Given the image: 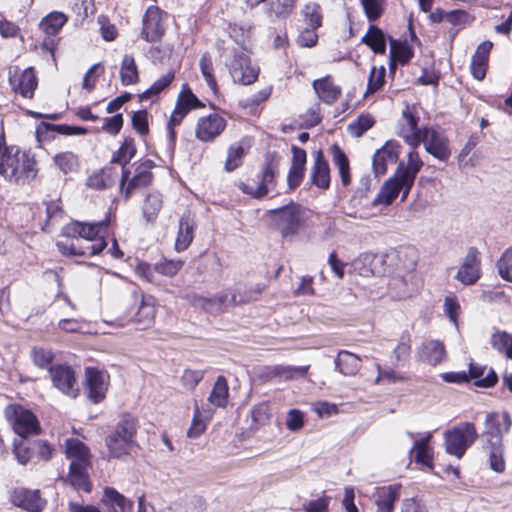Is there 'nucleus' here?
Returning <instances> with one entry per match:
<instances>
[{"mask_svg":"<svg viewBox=\"0 0 512 512\" xmlns=\"http://www.w3.org/2000/svg\"><path fill=\"white\" fill-rule=\"evenodd\" d=\"M332 159L343 186L351 184L350 164L345 153L337 146L331 148Z\"/></svg>","mask_w":512,"mask_h":512,"instance_id":"39","label":"nucleus"},{"mask_svg":"<svg viewBox=\"0 0 512 512\" xmlns=\"http://www.w3.org/2000/svg\"><path fill=\"white\" fill-rule=\"evenodd\" d=\"M362 42L377 54H383L386 51V36L374 25L369 26L367 33L362 37Z\"/></svg>","mask_w":512,"mask_h":512,"instance_id":"43","label":"nucleus"},{"mask_svg":"<svg viewBox=\"0 0 512 512\" xmlns=\"http://www.w3.org/2000/svg\"><path fill=\"white\" fill-rule=\"evenodd\" d=\"M402 486L393 484L376 488L374 502L376 512H393L395 502L399 499Z\"/></svg>","mask_w":512,"mask_h":512,"instance_id":"22","label":"nucleus"},{"mask_svg":"<svg viewBox=\"0 0 512 512\" xmlns=\"http://www.w3.org/2000/svg\"><path fill=\"white\" fill-rule=\"evenodd\" d=\"M136 148L134 140L132 138H126L122 143L121 147L112 155L111 163H117L122 165V169L125 165L134 157Z\"/></svg>","mask_w":512,"mask_h":512,"instance_id":"45","label":"nucleus"},{"mask_svg":"<svg viewBox=\"0 0 512 512\" xmlns=\"http://www.w3.org/2000/svg\"><path fill=\"white\" fill-rule=\"evenodd\" d=\"M399 148L400 145L398 143L390 141L375 152L372 163L377 176L384 175L387 172L388 166L397 162Z\"/></svg>","mask_w":512,"mask_h":512,"instance_id":"20","label":"nucleus"},{"mask_svg":"<svg viewBox=\"0 0 512 512\" xmlns=\"http://www.w3.org/2000/svg\"><path fill=\"white\" fill-rule=\"evenodd\" d=\"M511 417L508 413H490L486 416L485 432L486 441L498 440L502 442L504 434L508 433L511 427Z\"/></svg>","mask_w":512,"mask_h":512,"instance_id":"17","label":"nucleus"},{"mask_svg":"<svg viewBox=\"0 0 512 512\" xmlns=\"http://www.w3.org/2000/svg\"><path fill=\"white\" fill-rule=\"evenodd\" d=\"M13 89L23 97L32 98L38 85L37 78L33 68H27L20 73H14L10 77Z\"/></svg>","mask_w":512,"mask_h":512,"instance_id":"24","label":"nucleus"},{"mask_svg":"<svg viewBox=\"0 0 512 512\" xmlns=\"http://www.w3.org/2000/svg\"><path fill=\"white\" fill-rule=\"evenodd\" d=\"M416 252L412 248L397 251L394 274L389 281V290L394 298L403 299L415 288Z\"/></svg>","mask_w":512,"mask_h":512,"instance_id":"4","label":"nucleus"},{"mask_svg":"<svg viewBox=\"0 0 512 512\" xmlns=\"http://www.w3.org/2000/svg\"><path fill=\"white\" fill-rule=\"evenodd\" d=\"M374 125V119L369 114L360 115L355 121L348 125L350 134L354 137L362 136Z\"/></svg>","mask_w":512,"mask_h":512,"instance_id":"55","label":"nucleus"},{"mask_svg":"<svg viewBox=\"0 0 512 512\" xmlns=\"http://www.w3.org/2000/svg\"><path fill=\"white\" fill-rule=\"evenodd\" d=\"M480 273L478 251L475 248H470L455 278L464 285H472L480 278Z\"/></svg>","mask_w":512,"mask_h":512,"instance_id":"18","label":"nucleus"},{"mask_svg":"<svg viewBox=\"0 0 512 512\" xmlns=\"http://www.w3.org/2000/svg\"><path fill=\"white\" fill-rule=\"evenodd\" d=\"M253 429H259L260 427L269 423L270 420V409L267 403H260L255 405L251 410Z\"/></svg>","mask_w":512,"mask_h":512,"instance_id":"52","label":"nucleus"},{"mask_svg":"<svg viewBox=\"0 0 512 512\" xmlns=\"http://www.w3.org/2000/svg\"><path fill=\"white\" fill-rule=\"evenodd\" d=\"M120 80L124 86L138 83L139 72L132 55H125L120 66Z\"/></svg>","mask_w":512,"mask_h":512,"instance_id":"41","label":"nucleus"},{"mask_svg":"<svg viewBox=\"0 0 512 512\" xmlns=\"http://www.w3.org/2000/svg\"><path fill=\"white\" fill-rule=\"evenodd\" d=\"M86 386L88 389V396L94 402L98 403L105 398V394L108 386V376L95 369L86 368Z\"/></svg>","mask_w":512,"mask_h":512,"instance_id":"21","label":"nucleus"},{"mask_svg":"<svg viewBox=\"0 0 512 512\" xmlns=\"http://www.w3.org/2000/svg\"><path fill=\"white\" fill-rule=\"evenodd\" d=\"M228 397V382L224 376H218L208 397V401L215 407H225L228 402Z\"/></svg>","mask_w":512,"mask_h":512,"instance_id":"42","label":"nucleus"},{"mask_svg":"<svg viewBox=\"0 0 512 512\" xmlns=\"http://www.w3.org/2000/svg\"><path fill=\"white\" fill-rule=\"evenodd\" d=\"M151 181L152 173L146 163L137 165L133 173L127 168H123L120 180L121 193L127 200L136 190L148 186Z\"/></svg>","mask_w":512,"mask_h":512,"instance_id":"12","label":"nucleus"},{"mask_svg":"<svg viewBox=\"0 0 512 512\" xmlns=\"http://www.w3.org/2000/svg\"><path fill=\"white\" fill-rule=\"evenodd\" d=\"M255 299L251 295L242 296L233 290H226L214 297L193 295L190 298V302L193 306L202 308L208 313L219 314L226 311L230 306L247 303Z\"/></svg>","mask_w":512,"mask_h":512,"instance_id":"8","label":"nucleus"},{"mask_svg":"<svg viewBox=\"0 0 512 512\" xmlns=\"http://www.w3.org/2000/svg\"><path fill=\"white\" fill-rule=\"evenodd\" d=\"M483 449L488 456L489 467L496 473H503L506 467L503 442L485 441Z\"/></svg>","mask_w":512,"mask_h":512,"instance_id":"32","label":"nucleus"},{"mask_svg":"<svg viewBox=\"0 0 512 512\" xmlns=\"http://www.w3.org/2000/svg\"><path fill=\"white\" fill-rule=\"evenodd\" d=\"M335 365L341 374L353 376L361 368V359L348 351H340L335 360Z\"/></svg>","mask_w":512,"mask_h":512,"instance_id":"36","label":"nucleus"},{"mask_svg":"<svg viewBox=\"0 0 512 512\" xmlns=\"http://www.w3.org/2000/svg\"><path fill=\"white\" fill-rule=\"evenodd\" d=\"M188 112L189 111L186 110V108H182V106L176 104L175 109L173 110V112L170 116V119L168 121V124H167V128L169 131V137L171 140H174L175 136H176L175 130H174L175 127L182 122V120L188 114Z\"/></svg>","mask_w":512,"mask_h":512,"instance_id":"63","label":"nucleus"},{"mask_svg":"<svg viewBox=\"0 0 512 512\" xmlns=\"http://www.w3.org/2000/svg\"><path fill=\"white\" fill-rule=\"evenodd\" d=\"M478 439V432L473 423L461 422L444 433L445 451L461 459L467 449Z\"/></svg>","mask_w":512,"mask_h":512,"instance_id":"7","label":"nucleus"},{"mask_svg":"<svg viewBox=\"0 0 512 512\" xmlns=\"http://www.w3.org/2000/svg\"><path fill=\"white\" fill-rule=\"evenodd\" d=\"M302 15L309 28L317 29L322 25V9L316 2H308L302 8Z\"/></svg>","mask_w":512,"mask_h":512,"instance_id":"46","label":"nucleus"},{"mask_svg":"<svg viewBox=\"0 0 512 512\" xmlns=\"http://www.w3.org/2000/svg\"><path fill=\"white\" fill-rule=\"evenodd\" d=\"M108 221L89 224L72 222L64 227V234L72 238L70 244L58 243L64 255L93 256L99 254L106 246Z\"/></svg>","mask_w":512,"mask_h":512,"instance_id":"2","label":"nucleus"},{"mask_svg":"<svg viewBox=\"0 0 512 512\" xmlns=\"http://www.w3.org/2000/svg\"><path fill=\"white\" fill-rule=\"evenodd\" d=\"M493 47V43L490 41H484L476 49L475 54L471 60V72L475 79L482 80L487 71L488 58L490 51Z\"/></svg>","mask_w":512,"mask_h":512,"instance_id":"29","label":"nucleus"},{"mask_svg":"<svg viewBox=\"0 0 512 512\" xmlns=\"http://www.w3.org/2000/svg\"><path fill=\"white\" fill-rule=\"evenodd\" d=\"M308 368V366L275 365L266 368V377L269 379L291 380L304 377L307 374Z\"/></svg>","mask_w":512,"mask_h":512,"instance_id":"34","label":"nucleus"},{"mask_svg":"<svg viewBox=\"0 0 512 512\" xmlns=\"http://www.w3.org/2000/svg\"><path fill=\"white\" fill-rule=\"evenodd\" d=\"M245 154V149L240 144H233L228 149V155L225 162V169L233 171L241 165L242 158Z\"/></svg>","mask_w":512,"mask_h":512,"instance_id":"56","label":"nucleus"},{"mask_svg":"<svg viewBox=\"0 0 512 512\" xmlns=\"http://www.w3.org/2000/svg\"><path fill=\"white\" fill-rule=\"evenodd\" d=\"M411 185L397 173L388 178L381 186L377 196L372 201L373 206L391 205L394 200L401 195V200L405 201L411 191Z\"/></svg>","mask_w":512,"mask_h":512,"instance_id":"11","label":"nucleus"},{"mask_svg":"<svg viewBox=\"0 0 512 512\" xmlns=\"http://www.w3.org/2000/svg\"><path fill=\"white\" fill-rule=\"evenodd\" d=\"M398 135L411 148L423 144L425 151L439 161L447 162L451 157L450 141L445 133L433 127L419 128L418 117L409 106L402 112Z\"/></svg>","mask_w":512,"mask_h":512,"instance_id":"1","label":"nucleus"},{"mask_svg":"<svg viewBox=\"0 0 512 512\" xmlns=\"http://www.w3.org/2000/svg\"><path fill=\"white\" fill-rule=\"evenodd\" d=\"M498 270L503 279L512 282V247L502 254L498 261Z\"/></svg>","mask_w":512,"mask_h":512,"instance_id":"59","label":"nucleus"},{"mask_svg":"<svg viewBox=\"0 0 512 512\" xmlns=\"http://www.w3.org/2000/svg\"><path fill=\"white\" fill-rule=\"evenodd\" d=\"M195 221L190 212L184 213L179 219L178 232L174 248L177 252L188 249L194 239Z\"/></svg>","mask_w":512,"mask_h":512,"instance_id":"23","label":"nucleus"},{"mask_svg":"<svg viewBox=\"0 0 512 512\" xmlns=\"http://www.w3.org/2000/svg\"><path fill=\"white\" fill-rule=\"evenodd\" d=\"M360 2L370 22L378 20L385 10L386 0H360Z\"/></svg>","mask_w":512,"mask_h":512,"instance_id":"50","label":"nucleus"},{"mask_svg":"<svg viewBox=\"0 0 512 512\" xmlns=\"http://www.w3.org/2000/svg\"><path fill=\"white\" fill-rule=\"evenodd\" d=\"M176 104L182 106V108H186L188 111L202 106L199 99L193 94L187 85L183 86L178 95Z\"/></svg>","mask_w":512,"mask_h":512,"instance_id":"57","label":"nucleus"},{"mask_svg":"<svg viewBox=\"0 0 512 512\" xmlns=\"http://www.w3.org/2000/svg\"><path fill=\"white\" fill-rule=\"evenodd\" d=\"M413 56L411 47L406 42L390 38V68L394 69L396 62L406 64Z\"/></svg>","mask_w":512,"mask_h":512,"instance_id":"40","label":"nucleus"},{"mask_svg":"<svg viewBox=\"0 0 512 512\" xmlns=\"http://www.w3.org/2000/svg\"><path fill=\"white\" fill-rule=\"evenodd\" d=\"M230 73L234 82L250 85L257 80L259 69L251 65L250 58L245 51H240L235 53L230 63Z\"/></svg>","mask_w":512,"mask_h":512,"instance_id":"14","label":"nucleus"},{"mask_svg":"<svg viewBox=\"0 0 512 512\" xmlns=\"http://www.w3.org/2000/svg\"><path fill=\"white\" fill-rule=\"evenodd\" d=\"M206 429V422L200 418V410L197 404H195L194 416L189 429L187 430V436L189 438H198L204 433Z\"/></svg>","mask_w":512,"mask_h":512,"instance_id":"60","label":"nucleus"},{"mask_svg":"<svg viewBox=\"0 0 512 512\" xmlns=\"http://www.w3.org/2000/svg\"><path fill=\"white\" fill-rule=\"evenodd\" d=\"M445 356V347L438 340H428L419 349L420 360L432 366L441 363Z\"/></svg>","mask_w":512,"mask_h":512,"instance_id":"30","label":"nucleus"},{"mask_svg":"<svg viewBox=\"0 0 512 512\" xmlns=\"http://www.w3.org/2000/svg\"><path fill=\"white\" fill-rule=\"evenodd\" d=\"M277 166L272 162H267L263 168L260 181L253 183H240L239 188L246 194L255 198H260L266 195L269 191V186L273 184Z\"/></svg>","mask_w":512,"mask_h":512,"instance_id":"16","label":"nucleus"},{"mask_svg":"<svg viewBox=\"0 0 512 512\" xmlns=\"http://www.w3.org/2000/svg\"><path fill=\"white\" fill-rule=\"evenodd\" d=\"M199 65H200L201 73H202L207 85L213 91H215L217 88V83H216V80H215V77L213 74V65H212L211 57L208 54H204L199 61Z\"/></svg>","mask_w":512,"mask_h":512,"instance_id":"58","label":"nucleus"},{"mask_svg":"<svg viewBox=\"0 0 512 512\" xmlns=\"http://www.w3.org/2000/svg\"><path fill=\"white\" fill-rule=\"evenodd\" d=\"M312 85L319 99L326 104L336 102L341 96V87L336 85L329 75L314 80Z\"/></svg>","mask_w":512,"mask_h":512,"instance_id":"28","label":"nucleus"},{"mask_svg":"<svg viewBox=\"0 0 512 512\" xmlns=\"http://www.w3.org/2000/svg\"><path fill=\"white\" fill-rule=\"evenodd\" d=\"M55 166L64 174L76 172L79 168V158L71 151L59 152L53 157Z\"/></svg>","mask_w":512,"mask_h":512,"instance_id":"44","label":"nucleus"},{"mask_svg":"<svg viewBox=\"0 0 512 512\" xmlns=\"http://www.w3.org/2000/svg\"><path fill=\"white\" fill-rule=\"evenodd\" d=\"M156 309L152 298H141L137 311L132 315V321L139 325L140 329L150 327L155 319Z\"/></svg>","mask_w":512,"mask_h":512,"instance_id":"31","label":"nucleus"},{"mask_svg":"<svg viewBox=\"0 0 512 512\" xmlns=\"http://www.w3.org/2000/svg\"><path fill=\"white\" fill-rule=\"evenodd\" d=\"M417 148H411L407 154V163L400 162L395 171L399 176L414 185L417 174L422 169L424 162L422 161Z\"/></svg>","mask_w":512,"mask_h":512,"instance_id":"27","label":"nucleus"},{"mask_svg":"<svg viewBox=\"0 0 512 512\" xmlns=\"http://www.w3.org/2000/svg\"><path fill=\"white\" fill-rule=\"evenodd\" d=\"M117 176L118 174L112 166H106L90 175L87 178L86 184L93 189H105L115 183Z\"/></svg>","mask_w":512,"mask_h":512,"instance_id":"35","label":"nucleus"},{"mask_svg":"<svg viewBox=\"0 0 512 512\" xmlns=\"http://www.w3.org/2000/svg\"><path fill=\"white\" fill-rule=\"evenodd\" d=\"M163 205V198L159 192H151L147 195L143 213L148 221L153 220L161 210Z\"/></svg>","mask_w":512,"mask_h":512,"instance_id":"48","label":"nucleus"},{"mask_svg":"<svg viewBox=\"0 0 512 512\" xmlns=\"http://www.w3.org/2000/svg\"><path fill=\"white\" fill-rule=\"evenodd\" d=\"M184 261L181 259H163L154 266L156 272L161 275L173 277L183 267Z\"/></svg>","mask_w":512,"mask_h":512,"instance_id":"53","label":"nucleus"},{"mask_svg":"<svg viewBox=\"0 0 512 512\" xmlns=\"http://www.w3.org/2000/svg\"><path fill=\"white\" fill-rule=\"evenodd\" d=\"M226 126V121L214 113L198 120L196 137L201 141H210L219 136Z\"/></svg>","mask_w":512,"mask_h":512,"instance_id":"19","label":"nucleus"},{"mask_svg":"<svg viewBox=\"0 0 512 512\" xmlns=\"http://www.w3.org/2000/svg\"><path fill=\"white\" fill-rule=\"evenodd\" d=\"M431 435L415 440L413 447L410 449V453H415V461L418 464H422L428 468L433 467V458L431 453V448L429 447Z\"/></svg>","mask_w":512,"mask_h":512,"instance_id":"38","label":"nucleus"},{"mask_svg":"<svg viewBox=\"0 0 512 512\" xmlns=\"http://www.w3.org/2000/svg\"><path fill=\"white\" fill-rule=\"evenodd\" d=\"M188 112L189 111L186 110V108H182V106L176 104L175 109L173 110V112L170 116V119L168 121V124H167V128L169 131V137L171 140H174L175 136H176L175 130H174L175 127L182 122V120L188 114Z\"/></svg>","mask_w":512,"mask_h":512,"instance_id":"61","label":"nucleus"},{"mask_svg":"<svg viewBox=\"0 0 512 512\" xmlns=\"http://www.w3.org/2000/svg\"><path fill=\"white\" fill-rule=\"evenodd\" d=\"M304 425V413L298 409H290L287 413L286 428L289 431H299Z\"/></svg>","mask_w":512,"mask_h":512,"instance_id":"64","label":"nucleus"},{"mask_svg":"<svg viewBox=\"0 0 512 512\" xmlns=\"http://www.w3.org/2000/svg\"><path fill=\"white\" fill-rule=\"evenodd\" d=\"M137 430V420L129 414L123 415L114 431L106 437L105 443L109 457L122 459L129 455L137 447Z\"/></svg>","mask_w":512,"mask_h":512,"instance_id":"5","label":"nucleus"},{"mask_svg":"<svg viewBox=\"0 0 512 512\" xmlns=\"http://www.w3.org/2000/svg\"><path fill=\"white\" fill-rule=\"evenodd\" d=\"M230 37L234 39V41L242 47V51L247 50V46L251 41L252 32L250 27H245L243 25H233L230 27L229 31Z\"/></svg>","mask_w":512,"mask_h":512,"instance_id":"54","label":"nucleus"},{"mask_svg":"<svg viewBox=\"0 0 512 512\" xmlns=\"http://www.w3.org/2000/svg\"><path fill=\"white\" fill-rule=\"evenodd\" d=\"M310 179L318 188L327 189L330 185V168L321 150L314 154V164L311 168Z\"/></svg>","mask_w":512,"mask_h":512,"instance_id":"26","label":"nucleus"},{"mask_svg":"<svg viewBox=\"0 0 512 512\" xmlns=\"http://www.w3.org/2000/svg\"><path fill=\"white\" fill-rule=\"evenodd\" d=\"M166 16L158 7L150 6L143 18L142 38L147 42L160 40L164 35V18Z\"/></svg>","mask_w":512,"mask_h":512,"instance_id":"15","label":"nucleus"},{"mask_svg":"<svg viewBox=\"0 0 512 512\" xmlns=\"http://www.w3.org/2000/svg\"><path fill=\"white\" fill-rule=\"evenodd\" d=\"M188 112L189 111L186 110V108H182V106L176 104L175 109L173 110V112L170 116V119L168 121V124H167V128L169 131V137L171 140H174L175 136H176L175 130H174L175 127L182 122V120L188 114Z\"/></svg>","mask_w":512,"mask_h":512,"instance_id":"62","label":"nucleus"},{"mask_svg":"<svg viewBox=\"0 0 512 512\" xmlns=\"http://www.w3.org/2000/svg\"><path fill=\"white\" fill-rule=\"evenodd\" d=\"M37 162L29 152L19 147L0 155V177L9 183L26 185L37 176Z\"/></svg>","mask_w":512,"mask_h":512,"instance_id":"3","label":"nucleus"},{"mask_svg":"<svg viewBox=\"0 0 512 512\" xmlns=\"http://www.w3.org/2000/svg\"><path fill=\"white\" fill-rule=\"evenodd\" d=\"M66 456L70 459L68 481L72 486L84 491H90L87 469L90 466L88 448L78 439L66 440Z\"/></svg>","mask_w":512,"mask_h":512,"instance_id":"6","label":"nucleus"},{"mask_svg":"<svg viewBox=\"0 0 512 512\" xmlns=\"http://www.w3.org/2000/svg\"><path fill=\"white\" fill-rule=\"evenodd\" d=\"M102 502L109 508L110 512L133 511V503L114 488L106 487L104 489Z\"/></svg>","mask_w":512,"mask_h":512,"instance_id":"33","label":"nucleus"},{"mask_svg":"<svg viewBox=\"0 0 512 512\" xmlns=\"http://www.w3.org/2000/svg\"><path fill=\"white\" fill-rule=\"evenodd\" d=\"M385 75H386V70L383 66H381V67L373 66L371 68L369 78H368V83H367V89L364 94L365 97H367L370 94L375 93L383 86V84L385 82Z\"/></svg>","mask_w":512,"mask_h":512,"instance_id":"49","label":"nucleus"},{"mask_svg":"<svg viewBox=\"0 0 512 512\" xmlns=\"http://www.w3.org/2000/svg\"><path fill=\"white\" fill-rule=\"evenodd\" d=\"M271 225L283 237L295 235L303 223V212L299 205L291 203L268 212Z\"/></svg>","mask_w":512,"mask_h":512,"instance_id":"9","label":"nucleus"},{"mask_svg":"<svg viewBox=\"0 0 512 512\" xmlns=\"http://www.w3.org/2000/svg\"><path fill=\"white\" fill-rule=\"evenodd\" d=\"M174 72L168 71L165 75L156 80L150 88L145 90L142 94H140V99H152L158 96L164 89H166L171 82L174 80Z\"/></svg>","mask_w":512,"mask_h":512,"instance_id":"47","label":"nucleus"},{"mask_svg":"<svg viewBox=\"0 0 512 512\" xmlns=\"http://www.w3.org/2000/svg\"><path fill=\"white\" fill-rule=\"evenodd\" d=\"M5 412L12 424L13 430L20 437L26 438L39 434V421L30 410L20 405H10L6 408Z\"/></svg>","mask_w":512,"mask_h":512,"instance_id":"10","label":"nucleus"},{"mask_svg":"<svg viewBox=\"0 0 512 512\" xmlns=\"http://www.w3.org/2000/svg\"><path fill=\"white\" fill-rule=\"evenodd\" d=\"M491 345L499 352L512 359V335L506 332H497L491 336Z\"/></svg>","mask_w":512,"mask_h":512,"instance_id":"51","label":"nucleus"},{"mask_svg":"<svg viewBox=\"0 0 512 512\" xmlns=\"http://www.w3.org/2000/svg\"><path fill=\"white\" fill-rule=\"evenodd\" d=\"M67 21L68 17L66 14L59 11H53L40 21L39 28L46 35L54 36L59 33Z\"/></svg>","mask_w":512,"mask_h":512,"instance_id":"37","label":"nucleus"},{"mask_svg":"<svg viewBox=\"0 0 512 512\" xmlns=\"http://www.w3.org/2000/svg\"><path fill=\"white\" fill-rule=\"evenodd\" d=\"M11 501L14 505L30 512L41 511L46 503V501L40 497L38 491L25 489L15 490L11 495Z\"/></svg>","mask_w":512,"mask_h":512,"instance_id":"25","label":"nucleus"},{"mask_svg":"<svg viewBox=\"0 0 512 512\" xmlns=\"http://www.w3.org/2000/svg\"><path fill=\"white\" fill-rule=\"evenodd\" d=\"M50 377L53 386L68 397L75 398L80 387L74 370L67 365H56L50 368Z\"/></svg>","mask_w":512,"mask_h":512,"instance_id":"13","label":"nucleus"}]
</instances>
